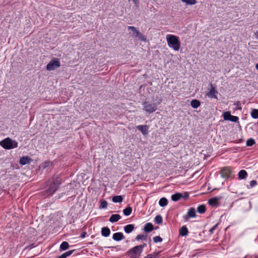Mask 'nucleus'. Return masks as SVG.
<instances>
[{
    "label": "nucleus",
    "instance_id": "9d476101",
    "mask_svg": "<svg viewBox=\"0 0 258 258\" xmlns=\"http://www.w3.org/2000/svg\"><path fill=\"white\" fill-rule=\"evenodd\" d=\"M211 88L210 91L207 93V96L211 98L217 99V94L218 93V91L216 89V88L213 86L212 84H210Z\"/></svg>",
    "mask_w": 258,
    "mask_h": 258
},
{
    "label": "nucleus",
    "instance_id": "2f4dec72",
    "mask_svg": "<svg viewBox=\"0 0 258 258\" xmlns=\"http://www.w3.org/2000/svg\"><path fill=\"white\" fill-rule=\"evenodd\" d=\"M255 143V140L252 138H250L248 139L246 141V146H252Z\"/></svg>",
    "mask_w": 258,
    "mask_h": 258
},
{
    "label": "nucleus",
    "instance_id": "20e7f679",
    "mask_svg": "<svg viewBox=\"0 0 258 258\" xmlns=\"http://www.w3.org/2000/svg\"><path fill=\"white\" fill-rule=\"evenodd\" d=\"M0 146L5 149L10 150L17 148L18 147V143L10 138H7L0 142Z\"/></svg>",
    "mask_w": 258,
    "mask_h": 258
},
{
    "label": "nucleus",
    "instance_id": "f3484780",
    "mask_svg": "<svg viewBox=\"0 0 258 258\" xmlns=\"http://www.w3.org/2000/svg\"><path fill=\"white\" fill-rule=\"evenodd\" d=\"M121 218L119 214H113L109 218V221L111 223L117 222Z\"/></svg>",
    "mask_w": 258,
    "mask_h": 258
},
{
    "label": "nucleus",
    "instance_id": "0eeeda50",
    "mask_svg": "<svg viewBox=\"0 0 258 258\" xmlns=\"http://www.w3.org/2000/svg\"><path fill=\"white\" fill-rule=\"evenodd\" d=\"M60 66V62L58 58H53L46 66V69L48 71H52Z\"/></svg>",
    "mask_w": 258,
    "mask_h": 258
},
{
    "label": "nucleus",
    "instance_id": "7ed1b4c3",
    "mask_svg": "<svg viewBox=\"0 0 258 258\" xmlns=\"http://www.w3.org/2000/svg\"><path fill=\"white\" fill-rule=\"evenodd\" d=\"M147 246L146 243L139 245L130 249L127 252V254L131 258H137L140 255L141 253L143 250V248Z\"/></svg>",
    "mask_w": 258,
    "mask_h": 258
},
{
    "label": "nucleus",
    "instance_id": "c03bdc74",
    "mask_svg": "<svg viewBox=\"0 0 258 258\" xmlns=\"http://www.w3.org/2000/svg\"><path fill=\"white\" fill-rule=\"evenodd\" d=\"M255 37L258 40V30L255 33Z\"/></svg>",
    "mask_w": 258,
    "mask_h": 258
},
{
    "label": "nucleus",
    "instance_id": "49530a36",
    "mask_svg": "<svg viewBox=\"0 0 258 258\" xmlns=\"http://www.w3.org/2000/svg\"><path fill=\"white\" fill-rule=\"evenodd\" d=\"M57 258H63V257H62V255H61L59 256H58Z\"/></svg>",
    "mask_w": 258,
    "mask_h": 258
},
{
    "label": "nucleus",
    "instance_id": "72a5a7b5",
    "mask_svg": "<svg viewBox=\"0 0 258 258\" xmlns=\"http://www.w3.org/2000/svg\"><path fill=\"white\" fill-rule=\"evenodd\" d=\"M74 250H71L68 251L64 253H63L62 255V257L66 258L70 255H71L73 252H74Z\"/></svg>",
    "mask_w": 258,
    "mask_h": 258
},
{
    "label": "nucleus",
    "instance_id": "423d86ee",
    "mask_svg": "<svg viewBox=\"0 0 258 258\" xmlns=\"http://www.w3.org/2000/svg\"><path fill=\"white\" fill-rule=\"evenodd\" d=\"M128 30H131L132 32L133 36L138 38L139 40L145 42L147 40L146 37L143 35L134 26H128Z\"/></svg>",
    "mask_w": 258,
    "mask_h": 258
},
{
    "label": "nucleus",
    "instance_id": "f8f14e48",
    "mask_svg": "<svg viewBox=\"0 0 258 258\" xmlns=\"http://www.w3.org/2000/svg\"><path fill=\"white\" fill-rule=\"evenodd\" d=\"M196 210H195V208H190L187 212V215L185 216L184 217V218L185 220H188L189 217L194 218L196 217Z\"/></svg>",
    "mask_w": 258,
    "mask_h": 258
},
{
    "label": "nucleus",
    "instance_id": "ea45409f",
    "mask_svg": "<svg viewBox=\"0 0 258 258\" xmlns=\"http://www.w3.org/2000/svg\"><path fill=\"white\" fill-rule=\"evenodd\" d=\"M256 184H257V182L255 180H252L250 181V186L251 187L254 186Z\"/></svg>",
    "mask_w": 258,
    "mask_h": 258
},
{
    "label": "nucleus",
    "instance_id": "aec40b11",
    "mask_svg": "<svg viewBox=\"0 0 258 258\" xmlns=\"http://www.w3.org/2000/svg\"><path fill=\"white\" fill-rule=\"evenodd\" d=\"M135 227L133 224H128L124 227V231L126 233H130L132 232L134 229Z\"/></svg>",
    "mask_w": 258,
    "mask_h": 258
},
{
    "label": "nucleus",
    "instance_id": "9b49d317",
    "mask_svg": "<svg viewBox=\"0 0 258 258\" xmlns=\"http://www.w3.org/2000/svg\"><path fill=\"white\" fill-rule=\"evenodd\" d=\"M136 127L144 136H147L148 134L149 126L147 125H139Z\"/></svg>",
    "mask_w": 258,
    "mask_h": 258
},
{
    "label": "nucleus",
    "instance_id": "bb28decb",
    "mask_svg": "<svg viewBox=\"0 0 258 258\" xmlns=\"http://www.w3.org/2000/svg\"><path fill=\"white\" fill-rule=\"evenodd\" d=\"M168 204V200L165 198H162L159 202V204L161 207H165Z\"/></svg>",
    "mask_w": 258,
    "mask_h": 258
},
{
    "label": "nucleus",
    "instance_id": "393cba45",
    "mask_svg": "<svg viewBox=\"0 0 258 258\" xmlns=\"http://www.w3.org/2000/svg\"><path fill=\"white\" fill-rule=\"evenodd\" d=\"M123 201L121 196H115L112 198V202L114 203H121Z\"/></svg>",
    "mask_w": 258,
    "mask_h": 258
},
{
    "label": "nucleus",
    "instance_id": "cd10ccee",
    "mask_svg": "<svg viewBox=\"0 0 258 258\" xmlns=\"http://www.w3.org/2000/svg\"><path fill=\"white\" fill-rule=\"evenodd\" d=\"M197 211L200 214H204L206 212V206L204 205H201L198 206Z\"/></svg>",
    "mask_w": 258,
    "mask_h": 258
},
{
    "label": "nucleus",
    "instance_id": "a19ab883",
    "mask_svg": "<svg viewBox=\"0 0 258 258\" xmlns=\"http://www.w3.org/2000/svg\"><path fill=\"white\" fill-rule=\"evenodd\" d=\"M144 258H158L156 255H153L152 254H149Z\"/></svg>",
    "mask_w": 258,
    "mask_h": 258
},
{
    "label": "nucleus",
    "instance_id": "412c9836",
    "mask_svg": "<svg viewBox=\"0 0 258 258\" xmlns=\"http://www.w3.org/2000/svg\"><path fill=\"white\" fill-rule=\"evenodd\" d=\"M188 231L185 226H183L179 230V234L182 236H186Z\"/></svg>",
    "mask_w": 258,
    "mask_h": 258
},
{
    "label": "nucleus",
    "instance_id": "79ce46f5",
    "mask_svg": "<svg viewBox=\"0 0 258 258\" xmlns=\"http://www.w3.org/2000/svg\"><path fill=\"white\" fill-rule=\"evenodd\" d=\"M188 196H189L187 192H184V194L183 195V197H182V198H183L184 200H186V199H187V198H188Z\"/></svg>",
    "mask_w": 258,
    "mask_h": 258
},
{
    "label": "nucleus",
    "instance_id": "c756f323",
    "mask_svg": "<svg viewBox=\"0 0 258 258\" xmlns=\"http://www.w3.org/2000/svg\"><path fill=\"white\" fill-rule=\"evenodd\" d=\"M163 219L161 215H157L155 218V222L157 224H161L162 223Z\"/></svg>",
    "mask_w": 258,
    "mask_h": 258
},
{
    "label": "nucleus",
    "instance_id": "b1692460",
    "mask_svg": "<svg viewBox=\"0 0 258 258\" xmlns=\"http://www.w3.org/2000/svg\"><path fill=\"white\" fill-rule=\"evenodd\" d=\"M69 247V244L67 241H63L61 243L59 247V250L60 251L66 250Z\"/></svg>",
    "mask_w": 258,
    "mask_h": 258
},
{
    "label": "nucleus",
    "instance_id": "4be33fe9",
    "mask_svg": "<svg viewBox=\"0 0 258 258\" xmlns=\"http://www.w3.org/2000/svg\"><path fill=\"white\" fill-rule=\"evenodd\" d=\"M201 105L200 101L197 99H194L191 101L190 105L194 108H198Z\"/></svg>",
    "mask_w": 258,
    "mask_h": 258
},
{
    "label": "nucleus",
    "instance_id": "37998d69",
    "mask_svg": "<svg viewBox=\"0 0 258 258\" xmlns=\"http://www.w3.org/2000/svg\"><path fill=\"white\" fill-rule=\"evenodd\" d=\"M86 233L85 232H83L81 234L80 237L83 238L85 237Z\"/></svg>",
    "mask_w": 258,
    "mask_h": 258
},
{
    "label": "nucleus",
    "instance_id": "c9c22d12",
    "mask_svg": "<svg viewBox=\"0 0 258 258\" xmlns=\"http://www.w3.org/2000/svg\"><path fill=\"white\" fill-rule=\"evenodd\" d=\"M107 202L106 201H102L100 203V208L105 209L107 207Z\"/></svg>",
    "mask_w": 258,
    "mask_h": 258
},
{
    "label": "nucleus",
    "instance_id": "ddd939ff",
    "mask_svg": "<svg viewBox=\"0 0 258 258\" xmlns=\"http://www.w3.org/2000/svg\"><path fill=\"white\" fill-rule=\"evenodd\" d=\"M220 199V198L214 197L208 200V203L210 205L213 207L217 206L219 205V201Z\"/></svg>",
    "mask_w": 258,
    "mask_h": 258
},
{
    "label": "nucleus",
    "instance_id": "dca6fc26",
    "mask_svg": "<svg viewBox=\"0 0 258 258\" xmlns=\"http://www.w3.org/2000/svg\"><path fill=\"white\" fill-rule=\"evenodd\" d=\"M110 234V230L108 227H103L101 229V234L104 237H108Z\"/></svg>",
    "mask_w": 258,
    "mask_h": 258
},
{
    "label": "nucleus",
    "instance_id": "6e6552de",
    "mask_svg": "<svg viewBox=\"0 0 258 258\" xmlns=\"http://www.w3.org/2000/svg\"><path fill=\"white\" fill-rule=\"evenodd\" d=\"M221 176L223 178H233L232 170L229 167H225L222 168L220 171Z\"/></svg>",
    "mask_w": 258,
    "mask_h": 258
},
{
    "label": "nucleus",
    "instance_id": "f03ea898",
    "mask_svg": "<svg viewBox=\"0 0 258 258\" xmlns=\"http://www.w3.org/2000/svg\"><path fill=\"white\" fill-rule=\"evenodd\" d=\"M168 46L175 51H178L180 47V42L177 36L172 34L166 36Z\"/></svg>",
    "mask_w": 258,
    "mask_h": 258
},
{
    "label": "nucleus",
    "instance_id": "4468645a",
    "mask_svg": "<svg viewBox=\"0 0 258 258\" xmlns=\"http://www.w3.org/2000/svg\"><path fill=\"white\" fill-rule=\"evenodd\" d=\"M32 159L28 156H23L20 159L19 163L22 165H25L30 163Z\"/></svg>",
    "mask_w": 258,
    "mask_h": 258
},
{
    "label": "nucleus",
    "instance_id": "58836bf2",
    "mask_svg": "<svg viewBox=\"0 0 258 258\" xmlns=\"http://www.w3.org/2000/svg\"><path fill=\"white\" fill-rule=\"evenodd\" d=\"M218 226V224H216L214 226H213L209 230V232L210 234H213L214 232V231L217 228V227Z\"/></svg>",
    "mask_w": 258,
    "mask_h": 258
},
{
    "label": "nucleus",
    "instance_id": "f704fd0d",
    "mask_svg": "<svg viewBox=\"0 0 258 258\" xmlns=\"http://www.w3.org/2000/svg\"><path fill=\"white\" fill-rule=\"evenodd\" d=\"M153 241L155 243L161 242L162 241V238L159 236H157L153 237Z\"/></svg>",
    "mask_w": 258,
    "mask_h": 258
},
{
    "label": "nucleus",
    "instance_id": "7c9ffc66",
    "mask_svg": "<svg viewBox=\"0 0 258 258\" xmlns=\"http://www.w3.org/2000/svg\"><path fill=\"white\" fill-rule=\"evenodd\" d=\"M147 235L145 234H139L136 237V240H146Z\"/></svg>",
    "mask_w": 258,
    "mask_h": 258
},
{
    "label": "nucleus",
    "instance_id": "a878e982",
    "mask_svg": "<svg viewBox=\"0 0 258 258\" xmlns=\"http://www.w3.org/2000/svg\"><path fill=\"white\" fill-rule=\"evenodd\" d=\"M132 212V208L131 207H127L123 210V214L128 216L131 214Z\"/></svg>",
    "mask_w": 258,
    "mask_h": 258
},
{
    "label": "nucleus",
    "instance_id": "5701e85b",
    "mask_svg": "<svg viewBox=\"0 0 258 258\" xmlns=\"http://www.w3.org/2000/svg\"><path fill=\"white\" fill-rule=\"evenodd\" d=\"M247 176V173L244 170H241L238 173V178L240 179H245Z\"/></svg>",
    "mask_w": 258,
    "mask_h": 258
},
{
    "label": "nucleus",
    "instance_id": "a211bd4d",
    "mask_svg": "<svg viewBox=\"0 0 258 258\" xmlns=\"http://www.w3.org/2000/svg\"><path fill=\"white\" fill-rule=\"evenodd\" d=\"M183 197V194L182 193H176L171 196V199L172 201L174 202H177L179 201L181 198Z\"/></svg>",
    "mask_w": 258,
    "mask_h": 258
},
{
    "label": "nucleus",
    "instance_id": "39448f33",
    "mask_svg": "<svg viewBox=\"0 0 258 258\" xmlns=\"http://www.w3.org/2000/svg\"><path fill=\"white\" fill-rule=\"evenodd\" d=\"M143 110L149 114L153 113L157 109L156 103H151L149 101H144L143 103Z\"/></svg>",
    "mask_w": 258,
    "mask_h": 258
},
{
    "label": "nucleus",
    "instance_id": "c85d7f7f",
    "mask_svg": "<svg viewBox=\"0 0 258 258\" xmlns=\"http://www.w3.org/2000/svg\"><path fill=\"white\" fill-rule=\"evenodd\" d=\"M251 116L253 118L257 119L258 118V109H253L251 112Z\"/></svg>",
    "mask_w": 258,
    "mask_h": 258
},
{
    "label": "nucleus",
    "instance_id": "f257e3e1",
    "mask_svg": "<svg viewBox=\"0 0 258 258\" xmlns=\"http://www.w3.org/2000/svg\"><path fill=\"white\" fill-rule=\"evenodd\" d=\"M50 183L48 188L46 190V192L48 196L52 195L58 189L59 185L61 183V178L57 176L51 178L48 181Z\"/></svg>",
    "mask_w": 258,
    "mask_h": 258
},
{
    "label": "nucleus",
    "instance_id": "a18cd8bd",
    "mask_svg": "<svg viewBox=\"0 0 258 258\" xmlns=\"http://www.w3.org/2000/svg\"><path fill=\"white\" fill-rule=\"evenodd\" d=\"M255 68L258 70V63L256 64Z\"/></svg>",
    "mask_w": 258,
    "mask_h": 258
},
{
    "label": "nucleus",
    "instance_id": "e433bc0d",
    "mask_svg": "<svg viewBox=\"0 0 258 258\" xmlns=\"http://www.w3.org/2000/svg\"><path fill=\"white\" fill-rule=\"evenodd\" d=\"M51 165V163L50 162H46L41 164V167L43 168H45Z\"/></svg>",
    "mask_w": 258,
    "mask_h": 258
},
{
    "label": "nucleus",
    "instance_id": "4c0bfd02",
    "mask_svg": "<svg viewBox=\"0 0 258 258\" xmlns=\"http://www.w3.org/2000/svg\"><path fill=\"white\" fill-rule=\"evenodd\" d=\"M235 105H236V109H238V110H241L242 109V107H241V103L240 101H238L236 102V103L235 104Z\"/></svg>",
    "mask_w": 258,
    "mask_h": 258
},
{
    "label": "nucleus",
    "instance_id": "1a4fd4ad",
    "mask_svg": "<svg viewBox=\"0 0 258 258\" xmlns=\"http://www.w3.org/2000/svg\"><path fill=\"white\" fill-rule=\"evenodd\" d=\"M223 116L224 120H230L232 122H238L239 120L237 116L232 115L229 111L223 112Z\"/></svg>",
    "mask_w": 258,
    "mask_h": 258
},
{
    "label": "nucleus",
    "instance_id": "473e14b6",
    "mask_svg": "<svg viewBox=\"0 0 258 258\" xmlns=\"http://www.w3.org/2000/svg\"><path fill=\"white\" fill-rule=\"evenodd\" d=\"M182 2L185 3L187 5H195L197 3L196 0H181Z\"/></svg>",
    "mask_w": 258,
    "mask_h": 258
},
{
    "label": "nucleus",
    "instance_id": "6ab92c4d",
    "mask_svg": "<svg viewBox=\"0 0 258 258\" xmlns=\"http://www.w3.org/2000/svg\"><path fill=\"white\" fill-rule=\"evenodd\" d=\"M154 229V226L153 224L151 223H147L145 224L144 226V231L147 232H150Z\"/></svg>",
    "mask_w": 258,
    "mask_h": 258
},
{
    "label": "nucleus",
    "instance_id": "2eb2a0df",
    "mask_svg": "<svg viewBox=\"0 0 258 258\" xmlns=\"http://www.w3.org/2000/svg\"><path fill=\"white\" fill-rule=\"evenodd\" d=\"M112 238L115 241H120L124 238V236L121 232H116L113 234Z\"/></svg>",
    "mask_w": 258,
    "mask_h": 258
}]
</instances>
